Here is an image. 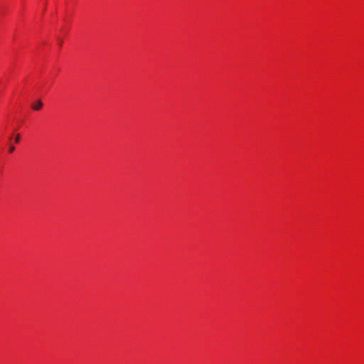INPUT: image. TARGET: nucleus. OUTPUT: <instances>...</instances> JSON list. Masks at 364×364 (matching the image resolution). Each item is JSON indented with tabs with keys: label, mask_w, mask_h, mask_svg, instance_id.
<instances>
[{
	"label": "nucleus",
	"mask_w": 364,
	"mask_h": 364,
	"mask_svg": "<svg viewBox=\"0 0 364 364\" xmlns=\"http://www.w3.org/2000/svg\"><path fill=\"white\" fill-rule=\"evenodd\" d=\"M31 107L34 110H40L43 107V102L41 100H38Z\"/></svg>",
	"instance_id": "1"
},
{
	"label": "nucleus",
	"mask_w": 364,
	"mask_h": 364,
	"mask_svg": "<svg viewBox=\"0 0 364 364\" xmlns=\"http://www.w3.org/2000/svg\"><path fill=\"white\" fill-rule=\"evenodd\" d=\"M14 150H15V146H10L9 150V152L12 153Z\"/></svg>",
	"instance_id": "3"
},
{
	"label": "nucleus",
	"mask_w": 364,
	"mask_h": 364,
	"mask_svg": "<svg viewBox=\"0 0 364 364\" xmlns=\"http://www.w3.org/2000/svg\"><path fill=\"white\" fill-rule=\"evenodd\" d=\"M19 141H20V134H18L16 135V136L15 138V142L16 143H18Z\"/></svg>",
	"instance_id": "2"
}]
</instances>
